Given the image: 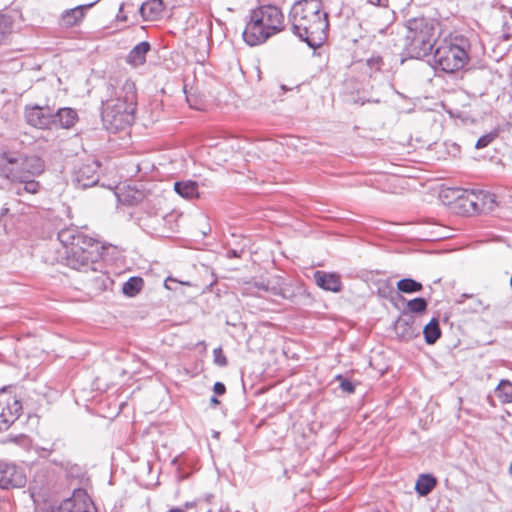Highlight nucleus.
I'll use <instances>...</instances> for the list:
<instances>
[{
  "label": "nucleus",
  "instance_id": "obj_1",
  "mask_svg": "<svg viewBox=\"0 0 512 512\" xmlns=\"http://www.w3.org/2000/svg\"><path fill=\"white\" fill-rule=\"evenodd\" d=\"M291 30L311 48L320 47L326 40L329 28L328 14L321 0H299L288 15Z\"/></svg>",
  "mask_w": 512,
  "mask_h": 512
},
{
  "label": "nucleus",
  "instance_id": "obj_2",
  "mask_svg": "<svg viewBox=\"0 0 512 512\" xmlns=\"http://www.w3.org/2000/svg\"><path fill=\"white\" fill-rule=\"evenodd\" d=\"M102 103V120L107 130L117 132L129 127L134 122L137 104L135 83L126 79L120 86H115L109 82Z\"/></svg>",
  "mask_w": 512,
  "mask_h": 512
},
{
  "label": "nucleus",
  "instance_id": "obj_3",
  "mask_svg": "<svg viewBox=\"0 0 512 512\" xmlns=\"http://www.w3.org/2000/svg\"><path fill=\"white\" fill-rule=\"evenodd\" d=\"M285 29V17L275 5H262L253 9L250 20L242 32L249 46H257Z\"/></svg>",
  "mask_w": 512,
  "mask_h": 512
},
{
  "label": "nucleus",
  "instance_id": "obj_4",
  "mask_svg": "<svg viewBox=\"0 0 512 512\" xmlns=\"http://www.w3.org/2000/svg\"><path fill=\"white\" fill-rule=\"evenodd\" d=\"M402 34L399 46L402 55L407 58L422 59L430 56L437 43L434 23L425 17L407 20Z\"/></svg>",
  "mask_w": 512,
  "mask_h": 512
},
{
  "label": "nucleus",
  "instance_id": "obj_5",
  "mask_svg": "<svg viewBox=\"0 0 512 512\" xmlns=\"http://www.w3.org/2000/svg\"><path fill=\"white\" fill-rule=\"evenodd\" d=\"M434 47L429 63L443 72L454 73L462 69L469 60L467 50L470 44L463 37L445 38Z\"/></svg>",
  "mask_w": 512,
  "mask_h": 512
},
{
  "label": "nucleus",
  "instance_id": "obj_6",
  "mask_svg": "<svg viewBox=\"0 0 512 512\" xmlns=\"http://www.w3.org/2000/svg\"><path fill=\"white\" fill-rule=\"evenodd\" d=\"M2 159L0 174L10 181L34 178L45 170L44 161L36 155L3 153Z\"/></svg>",
  "mask_w": 512,
  "mask_h": 512
},
{
  "label": "nucleus",
  "instance_id": "obj_7",
  "mask_svg": "<svg viewBox=\"0 0 512 512\" xmlns=\"http://www.w3.org/2000/svg\"><path fill=\"white\" fill-rule=\"evenodd\" d=\"M86 244L88 245V248H85L86 250L77 246L66 251L67 265L72 269L83 272H97L102 267L100 262L102 247L94 238H92V243Z\"/></svg>",
  "mask_w": 512,
  "mask_h": 512
},
{
  "label": "nucleus",
  "instance_id": "obj_8",
  "mask_svg": "<svg viewBox=\"0 0 512 512\" xmlns=\"http://www.w3.org/2000/svg\"><path fill=\"white\" fill-rule=\"evenodd\" d=\"M461 201L468 213H489L497 206L495 194L483 190L466 192Z\"/></svg>",
  "mask_w": 512,
  "mask_h": 512
},
{
  "label": "nucleus",
  "instance_id": "obj_9",
  "mask_svg": "<svg viewBox=\"0 0 512 512\" xmlns=\"http://www.w3.org/2000/svg\"><path fill=\"white\" fill-rule=\"evenodd\" d=\"M253 286L268 297L291 299L295 296L292 286L285 282L281 276L257 280L253 283Z\"/></svg>",
  "mask_w": 512,
  "mask_h": 512
},
{
  "label": "nucleus",
  "instance_id": "obj_10",
  "mask_svg": "<svg viewBox=\"0 0 512 512\" xmlns=\"http://www.w3.org/2000/svg\"><path fill=\"white\" fill-rule=\"evenodd\" d=\"M21 410L22 405L15 396L0 391V431H6L18 419Z\"/></svg>",
  "mask_w": 512,
  "mask_h": 512
},
{
  "label": "nucleus",
  "instance_id": "obj_11",
  "mask_svg": "<svg viewBox=\"0 0 512 512\" xmlns=\"http://www.w3.org/2000/svg\"><path fill=\"white\" fill-rule=\"evenodd\" d=\"M99 166L96 160H89L79 164L72 174V182L75 187L86 189L97 184L99 181Z\"/></svg>",
  "mask_w": 512,
  "mask_h": 512
},
{
  "label": "nucleus",
  "instance_id": "obj_12",
  "mask_svg": "<svg viewBox=\"0 0 512 512\" xmlns=\"http://www.w3.org/2000/svg\"><path fill=\"white\" fill-rule=\"evenodd\" d=\"M26 484V476L15 464L0 461V487L2 489L21 488Z\"/></svg>",
  "mask_w": 512,
  "mask_h": 512
},
{
  "label": "nucleus",
  "instance_id": "obj_13",
  "mask_svg": "<svg viewBox=\"0 0 512 512\" xmlns=\"http://www.w3.org/2000/svg\"><path fill=\"white\" fill-rule=\"evenodd\" d=\"M25 118L29 125L40 129L50 128L53 123L52 109L50 107L34 106L26 108Z\"/></svg>",
  "mask_w": 512,
  "mask_h": 512
},
{
  "label": "nucleus",
  "instance_id": "obj_14",
  "mask_svg": "<svg viewBox=\"0 0 512 512\" xmlns=\"http://www.w3.org/2000/svg\"><path fill=\"white\" fill-rule=\"evenodd\" d=\"M313 279L317 286L323 290L337 293L342 289L341 277L335 272L317 270L313 274Z\"/></svg>",
  "mask_w": 512,
  "mask_h": 512
},
{
  "label": "nucleus",
  "instance_id": "obj_15",
  "mask_svg": "<svg viewBox=\"0 0 512 512\" xmlns=\"http://www.w3.org/2000/svg\"><path fill=\"white\" fill-rule=\"evenodd\" d=\"M63 512H94L93 504L85 493H74L62 502Z\"/></svg>",
  "mask_w": 512,
  "mask_h": 512
},
{
  "label": "nucleus",
  "instance_id": "obj_16",
  "mask_svg": "<svg viewBox=\"0 0 512 512\" xmlns=\"http://www.w3.org/2000/svg\"><path fill=\"white\" fill-rule=\"evenodd\" d=\"M415 319L412 315L403 313L395 322L394 329L399 338L409 341L419 334V329L414 327Z\"/></svg>",
  "mask_w": 512,
  "mask_h": 512
},
{
  "label": "nucleus",
  "instance_id": "obj_17",
  "mask_svg": "<svg viewBox=\"0 0 512 512\" xmlns=\"http://www.w3.org/2000/svg\"><path fill=\"white\" fill-rule=\"evenodd\" d=\"M99 0L92 3L79 5L72 9H68L61 15L60 23L63 27L69 28L79 24L85 16V12L93 7Z\"/></svg>",
  "mask_w": 512,
  "mask_h": 512
},
{
  "label": "nucleus",
  "instance_id": "obj_18",
  "mask_svg": "<svg viewBox=\"0 0 512 512\" xmlns=\"http://www.w3.org/2000/svg\"><path fill=\"white\" fill-rule=\"evenodd\" d=\"M58 240L67 248V250H71L73 246L77 244V241H83V244L92 243V237L84 235L73 227L60 230L58 233Z\"/></svg>",
  "mask_w": 512,
  "mask_h": 512
},
{
  "label": "nucleus",
  "instance_id": "obj_19",
  "mask_svg": "<svg viewBox=\"0 0 512 512\" xmlns=\"http://www.w3.org/2000/svg\"><path fill=\"white\" fill-rule=\"evenodd\" d=\"M52 126L57 128L69 129L75 125L78 120L77 112L69 107L59 108L55 113L52 112Z\"/></svg>",
  "mask_w": 512,
  "mask_h": 512
},
{
  "label": "nucleus",
  "instance_id": "obj_20",
  "mask_svg": "<svg viewBox=\"0 0 512 512\" xmlns=\"http://www.w3.org/2000/svg\"><path fill=\"white\" fill-rule=\"evenodd\" d=\"M164 10L163 0H148L140 6V14L145 21L159 19Z\"/></svg>",
  "mask_w": 512,
  "mask_h": 512
},
{
  "label": "nucleus",
  "instance_id": "obj_21",
  "mask_svg": "<svg viewBox=\"0 0 512 512\" xmlns=\"http://www.w3.org/2000/svg\"><path fill=\"white\" fill-rule=\"evenodd\" d=\"M149 50L150 44L148 42H140L129 52L127 62L134 67L144 64L146 61V54Z\"/></svg>",
  "mask_w": 512,
  "mask_h": 512
},
{
  "label": "nucleus",
  "instance_id": "obj_22",
  "mask_svg": "<svg viewBox=\"0 0 512 512\" xmlns=\"http://www.w3.org/2000/svg\"><path fill=\"white\" fill-rule=\"evenodd\" d=\"M174 190L178 195L185 199L197 198L199 195L198 184L191 180L175 182Z\"/></svg>",
  "mask_w": 512,
  "mask_h": 512
},
{
  "label": "nucleus",
  "instance_id": "obj_23",
  "mask_svg": "<svg viewBox=\"0 0 512 512\" xmlns=\"http://www.w3.org/2000/svg\"><path fill=\"white\" fill-rule=\"evenodd\" d=\"M437 480L431 474H421L416 481L415 490L420 496L428 495L436 486Z\"/></svg>",
  "mask_w": 512,
  "mask_h": 512
},
{
  "label": "nucleus",
  "instance_id": "obj_24",
  "mask_svg": "<svg viewBox=\"0 0 512 512\" xmlns=\"http://www.w3.org/2000/svg\"><path fill=\"white\" fill-rule=\"evenodd\" d=\"M424 338L427 344H434L441 336L439 320L432 318L423 328Z\"/></svg>",
  "mask_w": 512,
  "mask_h": 512
},
{
  "label": "nucleus",
  "instance_id": "obj_25",
  "mask_svg": "<svg viewBox=\"0 0 512 512\" xmlns=\"http://www.w3.org/2000/svg\"><path fill=\"white\" fill-rule=\"evenodd\" d=\"M144 281L141 277H130L122 286V292L128 297L136 296L143 288Z\"/></svg>",
  "mask_w": 512,
  "mask_h": 512
},
{
  "label": "nucleus",
  "instance_id": "obj_26",
  "mask_svg": "<svg viewBox=\"0 0 512 512\" xmlns=\"http://www.w3.org/2000/svg\"><path fill=\"white\" fill-rule=\"evenodd\" d=\"M13 16L0 13V45L5 43L13 28Z\"/></svg>",
  "mask_w": 512,
  "mask_h": 512
},
{
  "label": "nucleus",
  "instance_id": "obj_27",
  "mask_svg": "<svg viewBox=\"0 0 512 512\" xmlns=\"http://www.w3.org/2000/svg\"><path fill=\"white\" fill-rule=\"evenodd\" d=\"M422 288V284L412 278H403L397 282V289L402 293H416L420 292Z\"/></svg>",
  "mask_w": 512,
  "mask_h": 512
},
{
  "label": "nucleus",
  "instance_id": "obj_28",
  "mask_svg": "<svg viewBox=\"0 0 512 512\" xmlns=\"http://www.w3.org/2000/svg\"><path fill=\"white\" fill-rule=\"evenodd\" d=\"M495 394L503 403H511L512 402V383L508 380H502L498 384Z\"/></svg>",
  "mask_w": 512,
  "mask_h": 512
},
{
  "label": "nucleus",
  "instance_id": "obj_29",
  "mask_svg": "<svg viewBox=\"0 0 512 512\" xmlns=\"http://www.w3.org/2000/svg\"><path fill=\"white\" fill-rule=\"evenodd\" d=\"M13 182H18L23 185L22 187L17 188L16 193L18 195H22L23 191L26 193H29V194H36L40 190V183L38 181L34 180V178H26L23 180H14Z\"/></svg>",
  "mask_w": 512,
  "mask_h": 512
},
{
  "label": "nucleus",
  "instance_id": "obj_30",
  "mask_svg": "<svg viewBox=\"0 0 512 512\" xmlns=\"http://www.w3.org/2000/svg\"><path fill=\"white\" fill-rule=\"evenodd\" d=\"M428 303L424 298H414L407 302V307L412 313H423L427 310Z\"/></svg>",
  "mask_w": 512,
  "mask_h": 512
},
{
  "label": "nucleus",
  "instance_id": "obj_31",
  "mask_svg": "<svg viewBox=\"0 0 512 512\" xmlns=\"http://www.w3.org/2000/svg\"><path fill=\"white\" fill-rule=\"evenodd\" d=\"M495 137L496 134L494 133L485 134L477 140L475 147L477 149L485 148L494 140Z\"/></svg>",
  "mask_w": 512,
  "mask_h": 512
},
{
  "label": "nucleus",
  "instance_id": "obj_32",
  "mask_svg": "<svg viewBox=\"0 0 512 512\" xmlns=\"http://www.w3.org/2000/svg\"><path fill=\"white\" fill-rule=\"evenodd\" d=\"M213 355H214V362L215 364H217L218 366L220 367H224L227 365V358L225 357V355L223 354V351L220 347L218 348H215L213 350Z\"/></svg>",
  "mask_w": 512,
  "mask_h": 512
},
{
  "label": "nucleus",
  "instance_id": "obj_33",
  "mask_svg": "<svg viewBox=\"0 0 512 512\" xmlns=\"http://www.w3.org/2000/svg\"><path fill=\"white\" fill-rule=\"evenodd\" d=\"M340 380V388L347 393H353L355 391L354 384L348 379L343 378L342 376L337 377Z\"/></svg>",
  "mask_w": 512,
  "mask_h": 512
},
{
  "label": "nucleus",
  "instance_id": "obj_34",
  "mask_svg": "<svg viewBox=\"0 0 512 512\" xmlns=\"http://www.w3.org/2000/svg\"><path fill=\"white\" fill-rule=\"evenodd\" d=\"M213 391L217 395H223L226 392V387L222 382H216L213 386Z\"/></svg>",
  "mask_w": 512,
  "mask_h": 512
},
{
  "label": "nucleus",
  "instance_id": "obj_35",
  "mask_svg": "<svg viewBox=\"0 0 512 512\" xmlns=\"http://www.w3.org/2000/svg\"><path fill=\"white\" fill-rule=\"evenodd\" d=\"M96 281L100 282L101 286L106 287V283L110 281L109 277L105 274L101 273L99 276H97Z\"/></svg>",
  "mask_w": 512,
  "mask_h": 512
},
{
  "label": "nucleus",
  "instance_id": "obj_36",
  "mask_svg": "<svg viewBox=\"0 0 512 512\" xmlns=\"http://www.w3.org/2000/svg\"><path fill=\"white\" fill-rule=\"evenodd\" d=\"M44 512H63L62 503L59 506H49Z\"/></svg>",
  "mask_w": 512,
  "mask_h": 512
},
{
  "label": "nucleus",
  "instance_id": "obj_37",
  "mask_svg": "<svg viewBox=\"0 0 512 512\" xmlns=\"http://www.w3.org/2000/svg\"><path fill=\"white\" fill-rule=\"evenodd\" d=\"M369 3L375 6H386L387 0H368Z\"/></svg>",
  "mask_w": 512,
  "mask_h": 512
},
{
  "label": "nucleus",
  "instance_id": "obj_38",
  "mask_svg": "<svg viewBox=\"0 0 512 512\" xmlns=\"http://www.w3.org/2000/svg\"><path fill=\"white\" fill-rule=\"evenodd\" d=\"M192 506L190 503H186L185 507L172 508L168 512H186V508Z\"/></svg>",
  "mask_w": 512,
  "mask_h": 512
},
{
  "label": "nucleus",
  "instance_id": "obj_39",
  "mask_svg": "<svg viewBox=\"0 0 512 512\" xmlns=\"http://www.w3.org/2000/svg\"><path fill=\"white\" fill-rule=\"evenodd\" d=\"M122 10H123V4H122V5L120 6V8H119V13H118V15H117V18H118L119 20L126 21V20H127V17H126L124 14H122Z\"/></svg>",
  "mask_w": 512,
  "mask_h": 512
},
{
  "label": "nucleus",
  "instance_id": "obj_40",
  "mask_svg": "<svg viewBox=\"0 0 512 512\" xmlns=\"http://www.w3.org/2000/svg\"><path fill=\"white\" fill-rule=\"evenodd\" d=\"M77 246L83 248V250H86L85 248H88V245L87 244H83V241H79V242L77 241V244L74 245L73 248L77 247Z\"/></svg>",
  "mask_w": 512,
  "mask_h": 512
},
{
  "label": "nucleus",
  "instance_id": "obj_41",
  "mask_svg": "<svg viewBox=\"0 0 512 512\" xmlns=\"http://www.w3.org/2000/svg\"><path fill=\"white\" fill-rule=\"evenodd\" d=\"M211 403H213V404H219V400H218L215 396H213V397L211 398Z\"/></svg>",
  "mask_w": 512,
  "mask_h": 512
},
{
  "label": "nucleus",
  "instance_id": "obj_42",
  "mask_svg": "<svg viewBox=\"0 0 512 512\" xmlns=\"http://www.w3.org/2000/svg\"><path fill=\"white\" fill-rule=\"evenodd\" d=\"M229 254H231L233 257H237V252L235 250H232L229 252Z\"/></svg>",
  "mask_w": 512,
  "mask_h": 512
},
{
  "label": "nucleus",
  "instance_id": "obj_43",
  "mask_svg": "<svg viewBox=\"0 0 512 512\" xmlns=\"http://www.w3.org/2000/svg\"><path fill=\"white\" fill-rule=\"evenodd\" d=\"M167 283H168V279H167V280H165V286H166L167 288H169V287H168V285H167Z\"/></svg>",
  "mask_w": 512,
  "mask_h": 512
},
{
  "label": "nucleus",
  "instance_id": "obj_44",
  "mask_svg": "<svg viewBox=\"0 0 512 512\" xmlns=\"http://www.w3.org/2000/svg\"><path fill=\"white\" fill-rule=\"evenodd\" d=\"M373 512H380V511L377 510V511H373Z\"/></svg>",
  "mask_w": 512,
  "mask_h": 512
}]
</instances>
